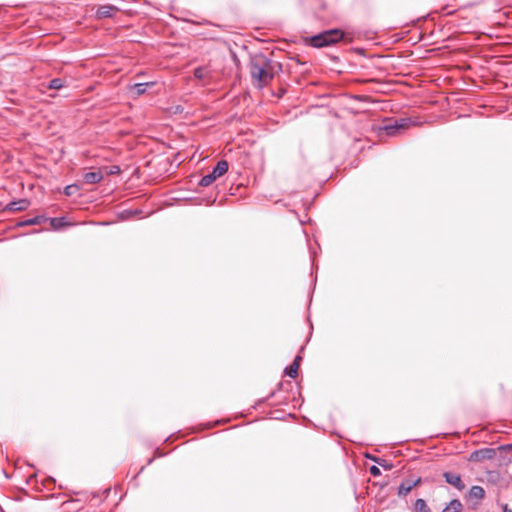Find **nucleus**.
Segmentation results:
<instances>
[{
	"label": "nucleus",
	"mask_w": 512,
	"mask_h": 512,
	"mask_svg": "<svg viewBox=\"0 0 512 512\" xmlns=\"http://www.w3.org/2000/svg\"><path fill=\"white\" fill-rule=\"evenodd\" d=\"M249 72L253 85L258 89L267 86L273 80L275 74L271 60L262 54L251 58Z\"/></svg>",
	"instance_id": "obj_1"
},
{
	"label": "nucleus",
	"mask_w": 512,
	"mask_h": 512,
	"mask_svg": "<svg viewBox=\"0 0 512 512\" xmlns=\"http://www.w3.org/2000/svg\"><path fill=\"white\" fill-rule=\"evenodd\" d=\"M344 37V33L339 29H331L314 35L310 38V45L321 48L329 46L340 41Z\"/></svg>",
	"instance_id": "obj_2"
},
{
	"label": "nucleus",
	"mask_w": 512,
	"mask_h": 512,
	"mask_svg": "<svg viewBox=\"0 0 512 512\" xmlns=\"http://www.w3.org/2000/svg\"><path fill=\"white\" fill-rule=\"evenodd\" d=\"M412 124L413 122L410 118H391L385 120L380 129L388 136H395L409 128Z\"/></svg>",
	"instance_id": "obj_3"
},
{
	"label": "nucleus",
	"mask_w": 512,
	"mask_h": 512,
	"mask_svg": "<svg viewBox=\"0 0 512 512\" xmlns=\"http://www.w3.org/2000/svg\"><path fill=\"white\" fill-rule=\"evenodd\" d=\"M497 454V450L493 448H482L473 451L470 456L469 460L473 462H482L484 460H490L493 459Z\"/></svg>",
	"instance_id": "obj_4"
},
{
	"label": "nucleus",
	"mask_w": 512,
	"mask_h": 512,
	"mask_svg": "<svg viewBox=\"0 0 512 512\" xmlns=\"http://www.w3.org/2000/svg\"><path fill=\"white\" fill-rule=\"evenodd\" d=\"M443 477L448 484L452 485L457 490L462 491L465 489V485L459 474L453 472H444Z\"/></svg>",
	"instance_id": "obj_5"
},
{
	"label": "nucleus",
	"mask_w": 512,
	"mask_h": 512,
	"mask_svg": "<svg viewBox=\"0 0 512 512\" xmlns=\"http://www.w3.org/2000/svg\"><path fill=\"white\" fill-rule=\"evenodd\" d=\"M422 482V479L419 477L416 480H405L402 481L398 487V495L406 496L414 487L418 486Z\"/></svg>",
	"instance_id": "obj_6"
},
{
	"label": "nucleus",
	"mask_w": 512,
	"mask_h": 512,
	"mask_svg": "<svg viewBox=\"0 0 512 512\" xmlns=\"http://www.w3.org/2000/svg\"><path fill=\"white\" fill-rule=\"evenodd\" d=\"M29 207V201L27 199H19L8 203L5 207L6 211L18 212L24 211Z\"/></svg>",
	"instance_id": "obj_7"
},
{
	"label": "nucleus",
	"mask_w": 512,
	"mask_h": 512,
	"mask_svg": "<svg viewBox=\"0 0 512 512\" xmlns=\"http://www.w3.org/2000/svg\"><path fill=\"white\" fill-rule=\"evenodd\" d=\"M117 11L118 8L116 6L110 4L101 5L98 7L96 15L99 18H109L112 17Z\"/></svg>",
	"instance_id": "obj_8"
},
{
	"label": "nucleus",
	"mask_w": 512,
	"mask_h": 512,
	"mask_svg": "<svg viewBox=\"0 0 512 512\" xmlns=\"http://www.w3.org/2000/svg\"><path fill=\"white\" fill-rule=\"evenodd\" d=\"M83 179L87 184H96L103 179V174L100 171L87 172L83 175Z\"/></svg>",
	"instance_id": "obj_9"
},
{
	"label": "nucleus",
	"mask_w": 512,
	"mask_h": 512,
	"mask_svg": "<svg viewBox=\"0 0 512 512\" xmlns=\"http://www.w3.org/2000/svg\"><path fill=\"white\" fill-rule=\"evenodd\" d=\"M229 165L226 160H220L213 168L212 173L217 177L223 176L228 171Z\"/></svg>",
	"instance_id": "obj_10"
},
{
	"label": "nucleus",
	"mask_w": 512,
	"mask_h": 512,
	"mask_svg": "<svg viewBox=\"0 0 512 512\" xmlns=\"http://www.w3.org/2000/svg\"><path fill=\"white\" fill-rule=\"evenodd\" d=\"M463 505L458 499L451 500L442 510V512H461Z\"/></svg>",
	"instance_id": "obj_11"
},
{
	"label": "nucleus",
	"mask_w": 512,
	"mask_h": 512,
	"mask_svg": "<svg viewBox=\"0 0 512 512\" xmlns=\"http://www.w3.org/2000/svg\"><path fill=\"white\" fill-rule=\"evenodd\" d=\"M194 77L199 80H205L210 77V72L205 67H197L194 70Z\"/></svg>",
	"instance_id": "obj_12"
},
{
	"label": "nucleus",
	"mask_w": 512,
	"mask_h": 512,
	"mask_svg": "<svg viewBox=\"0 0 512 512\" xmlns=\"http://www.w3.org/2000/svg\"><path fill=\"white\" fill-rule=\"evenodd\" d=\"M65 86H66V82L61 78H54L47 85V87L49 89H54V90H59Z\"/></svg>",
	"instance_id": "obj_13"
},
{
	"label": "nucleus",
	"mask_w": 512,
	"mask_h": 512,
	"mask_svg": "<svg viewBox=\"0 0 512 512\" xmlns=\"http://www.w3.org/2000/svg\"><path fill=\"white\" fill-rule=\"evenodd\" d=\"M470 496L476 499H483L485 496V491L481 486H472L470 489Z\"/></svg>",
	"instance_id": "obj_14"
},
{
	"label": "nucleus",
	"mask_w": 512,
	"mask_h": 512,
	"mask_svg": "<svg viewBox=\"0 0 512 512\" xmlns=\"http://www.w3.org/2000/svg\"><path fill=\"white\" fill-rule=\"evenodd\" d=\"M216 179L217 177L212 172H210L200 179L199 185L202 187H207L211 185Z\"/></svg>",
	"instance_id": "obj_15"
},
{
	"label": "nucleus",
	"mask_w": 512,
	"mask_h": 512,
	"mask_svg": "<svg viewBox=\"0 0 512 512\" xmlns=\"http://www.w3.org/2000/svg\"><path fill=\"white\" fill-rule=\"evenodd\" d=\"M299 364L291 363L285 368V374L291 378H296L298 374Z\"/></svg>",
	"instance_id": "obj_16"
},
{
	"label": "nucleus",
	"mask_w": 512,
	"mask_h": 512,
	"mask_svg": "<svg viewBox=\"0 0 512 512\" xmlns=\"http://www.w3.org/2000/svg\"><path fill=\"white\" fill-rule=\"evenodd\" d=\"M153 85L152 82L147 83H137L133 86V90L135 91L136 95H142L146 92L148 86Z\"/></svg>",
	"instance_id": "obj_17"
},
{
	"label": "nucleus",
	"mask_w": 512,
	"mask_h": 512,
	"mask_svg": "<svg viewBox=\"0 0 512 512\" xmlns=\"http://www.w3.org/2000/svg\"><path fill=\"white\" fill-rule=\"evenodd\" d=\"M43 218L41 216H35L33 218H29L25 221H22L19 223L20 226H30V225H37L42 222Z\"/></svg>",
	"instance_id": "obj_18"
},
{
	"label": "nucleus",
	"mask_w": 512,
	"mask_h": 512,
	"mask_svg": "<svg viewBox=\"0 0 512 512\" xmlns=\"http://www.w3.org/2000/svg\"><path fill=\"white\" fill-rule=\"evenodd\" d=\"M80 190L79 186L77 184H71L65 187L64 193L66 196H72L76 193H78Z\"/></svg>",
	"instance_id": "obj_19"
},
{
	"label": "nucleus",
	"mask_w": 512,
	"mask_h": 512,
	"mask_svg": "<svg viewBox=\"0 0 512 512\" xmlns=\"http://www.w3.org/2000/svg\"><path fill=\"white\" fill-rule=\"evenodd\" d=\"M373 460L377 464L382 466L385 470H390L392 468V465L391 464H387L386 460H384V459L374 458Z\"/></svg>",
	"instance_id": "obj_20"
},
{
	"label": "nucleus",
	"mask_w": 512,
	"mask_h": 512,
	"mask_svg": "<svg viewBox=\"0 0 512 512\" xmlns=\"http://www.w3.org/2000/svg\"><path fill=\"white\" fill-rule=\"evenodd\" d=\"M369 471H370V474L374 477H378L381 475V471L377 466H374V465L371 466Z\"/></svg>",
	"instance_id": "obj_21"
},
{
	"label": "nucleus",
	"mask_w": 512,
	"mask_h": 512,
	"mask_svg": "<svg viewBox=\"0 0 512 512\" xmlns=\"http://www.w3.org/2000/svg\"><path fill=\"white\" fill-rule=\"evenodd\" d=\"M511 449H512V444H507V445L499 446L497 450H511Z\"/></svg>",
	"instance_id": "obj_22"
},
{
	"label": "nucleus",
	"mask_w": 512,
	"mask_h": 512,
	"mask_svg": "<svg viewBox=\"0 0 512 512\" xmlns=\"http://www.w3.org/2000/svg\"><path fill=\"white\" fill-rule=\"evenodd\" d=\"M503 511H504V512H512V509H510V508L508 507V505H507V504H505V505L503 506Z\"/></svg>",
	"instance_id": "obj_23"
},
{
	"label": "nucleus",
	"mask_w": 512,
	"mask_h": 512,
	"mask_svg": "<svg viewBox=\"0 0 512 512\" xmlns=\"http://www.w3.org/2000/svg\"><path fill=\"white\" fill-rule=\"evenodd\" d=\"M301 356H296L292 363H298L300 365Z\"/></svg>",
	"instance_id": "obj_24"
},
{
	"label": "nucleus",
	"mask_w": 512,
	"mask_h": 512,
	"mask_svg": "<svg viewBox=\"0 0 512 512\" xmlns=\"http://www.w3.org/2000/svg\"><path fill=\"white\" fill-rule=\"evenodd\" d=\"M57 221H59V219H58V218H53V219H51V224H52V225H55V222H57Z\"/></svg>",
	"instance_id": "obj_25"
},
{
	"label": "nucleus",
	"mask_w": 512,
	"mask_h": 512,
	"mask_svg": "<svg viewBox=\"0 0 512 512\" xmlns=\"http://www.w3.org/2000/svg\"><path fill=\"white\" fill-rule=\"evenodd\" d=\"M116 171H119V167L115 166L113 170H111V173H114Z\"/></svg>",
	"instance_id": "obj_26"
},
{
	"label": "nucleus",
	"mask_w": 512,
	"mask_h": 512,
	"mask_svg": "<svg viewBox=\"0 0 512 512\" xmlns=\"http://www.w3.org/2000/svg\"><path fill=\"white\" fill-rule=\"evenodd\" d=\"M116 171H119V167L115 166L113 170H111V173H114Z\"/></svg>",
	"instance_id": "obj_27"
},
{
	"label": "nucleus",
	"mask_w": 512,
	"mask_h": 512,
	"mask_svg": "<svg viewBox=\"0 0 512 512\" xmlns=\"http://www.w3.org/2000/svg\"><path fill=\"white\" fill-rule=\"evenodd\" d=\"M116 171H119V167L115 166L113 170H111V173H114Z\"/></svg>",
	"instance_id": "obj_28"
}]
</instances>
